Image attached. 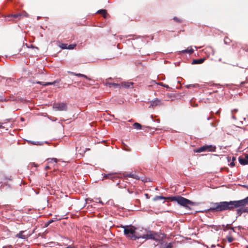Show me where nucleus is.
Wrapping results in <instances>:
<instances>
[{"instance_id":"nucleus-42","label":"nucleus","mask_w":248,"mask_h":248,"mask_svg":"<svg viewBox=\"0 0 248 248\" xmlns=\"http://www.w3.org/2000/svg\"><path fill=\"white\" fill-rule=\"evenodd\" d=\"M243 186L244 187H245V188L248 189V185H243Z\"/></svg>"},{"instance_id":"nucleus-43","label":"nucleus","mask_w":248,"mask_h":248,"mask_svg":"<svg viewBox=\"0 0 248 248\" xmlns=\"http://www.w3.org/2000/svg\"><path fill=\"white\" fill-rule=\"evenodd\" d=\"M224 43H225V44H227V43H228V42H228V40H227V39H224Z\"/></svg>"},{"instance_id":"nucleus-16","label":"nucleus","mask_w":248,"mask_h":248,"mask_svg":"<svg viewBox=\"0 0 248 248\" xmlns=\"http://www.w3.org/2000/svg\"><path fill=\"white\" fill-rule=\"evenodd\" d=\"M160 104V100L158 99H155L154 100H153L151 102V104L150 107H154L155 106L159 105Z\"/></svg>"},{"instance_id":"nucleus-29","label":"nucleus","mask_w":248,"mask_h":248,"mask_svg":"<svg viewBox=\"0 0 248 248\" xmlns=\"http://www.w3.org/2000/svg\"><path fill=\"white\" fill-rule=\"evenodd\" d=\"M227 239L228 242H229V243L232 242L233 241V238L231 236L227 237Z\"/></svg>"},{"instance_id":"nucleus-18","label":"nucleus","mask_w":248,"mask_h":248,"mask_svg":"<svg viewBox=\"0 0 248 248\" xmlns=\"http://www.w3.org/2000/svg\"><path fill=\"white\" fill-rule=\"evenodd\" d=\"M96 13L102 14L104 18L106 17L107 14V11L105 9L99 10L96 12Z\"/></svg>"},{"instance_id":"nucleus-3","label":"nucleus","mask_w":248,"mask_h":248,"mask_svg":"<svg viewBox=\"0 0 248 248\" xmlns=\"http://www.w3.org/2000/svg\"><path fill=\"white\" fill-rule=\"evenodd\" d=\"M168 199L171 201L176 202L179 205L186 208H189L188 205H194L195 203L180 196L169 197Z\"/></svg>"},{"instance_id":"nucleus-11","label":"nucleus","mask_w":248,"mask_h":248,"mask_svg":"<svg viewBox=\"0 0 248 248\" xmlns=\"http://www.w3.org/2000/svg\"><path fill=\"white\" fill-rule=\"evenodd\" d=\"M58 82H59V81L57 80H55L54 82H41V81H38V82H36V83L38 84H40V85L44 86H46L50 85H54L56 83H58Z\"/></svg>"},{"instance_id":"nucleus-36","label":"nucleus","mask_w":248,"mask_h":248,"mask_svg":"<svg viewBox=\"0 0 248 248\" xmlns=\"http://www.w3.org/2000/svg\"><path fill=\"white\" fill-rule=\"evenodd\" d=\"M230 165L232 167H233L234 165H235V164L234 163V161H232L230 164Z\"/></svg>"},{"instance_id":"nucleus-17","label":"nucleus","mask_w":248,"mask_h":248,"mask_svg":"<svg viewBox=\"0 0 248 248\" xmlns=\"http://www.w3.org/2000/svg\"><path fill=\"white\" fill-rule=\"evenodd\" d=\"M27 141L29 143H31L32 145H42L44 143L43 142H41V141H33L29 140H27Z\"/></svg>"},{"instance_id":"nucleus-1","label":"nucleus","mask_w":248,"mask_h":248,"mask_svg":"<svg viewBox=\"0 0 248 248\" xmlns=\"http://www.w3.org/2000/svg\"><path fill=\"white\" fill-rule=\"evenodd\" d=\"M248 204V196L244 199L237 201H223L220 202H212L210 203L211 207L207 210L206 212H221L225 211H233L234 208L236 210V217L241 216L244 213L243 208Z\"/></svg>"},{"instance_id":"nucleus-30","label":"nucleus","mask_w":248,"mask_h":248,"mask_svg":"<svg viewBox=\"0 0 248 248\" xmlns=\"http://www.w3.org/2000/svg\"><path fill=\"white\" fill-rule=\"evenodd\" d=\"M173 19H174V21H176V22H179V23H180V22H182V20H181V19H179V18H177V17H174L173 18Z\"/></svg>"},{"instance_id":"nucleus-56","label":"nucleus","mask_w":248,"mask_h":248,"mask_svg":"<svg viewBox=\"0 0 248 248\" xmlns=\"http://www.w3.org/2000/svg\"><path fill=\"white\" fill-rule=\"evenodd\" d=\"M26 16H28V15H27L26 13Z\"/></svg>"},{"instance_id":"nucleus-41","label":"nucleus","mask_w":248,"mask_h":248,"mask_svg":"<svg viewBox=\"0 0 248 248\" xmlns=\"http://www.w3.org/2000/svg\"><path fill=\"white\" fill-rule=\"evenodd\" d=\"M66 248H75V247H72L71 246H68L66 247Z\"/></svg>"},{"instance_id":"nucleus-23","label":"nucleus","mask_w":248,"mask_h":248,"mask_svg":"<svg viewBox=\"0 0 248 248\" xmlns=\"http://www.w3.org/2000/svg\"><path fill=\"white\" fill-rule=\"evenodd\" d=\"M112 85L115 87H119L120 88H123V85L118 83H112Z\"/></svg>"},{"instance_id":"nucleus-49","label":"nucleus","mask_w":248,"mask_h":248,"mask_svg":"<svg viewBox=\"0 0 248 248\" xmlns=\"http://www.w3.org/2000/svg\"><path fill=\"white\" fill-rule=\"evenodd\" d=\"M232 119H236L235 117V116H232Z\"/></svg>"},{"instance_id":"nucleus-48","label":"nucleus","mask_w":248,"mask_h":248,"mask_svg":"<svg viewBox=\"0 0 248 248\" xmlns=\"http://www.w3.org/2000/svg\"><path fill=\"white\" fill-rule=\"evenodd\" d=\"M20 120H21V121H24V118H22V117H21V118H20Z\"/></svg>"},{"instance_id":"nucleus-55","label":"nucleus","mask_w":248,"mask_h":248,"mask_svg":"<svg viewBox=\"0 0 248 248\" xmlns=\"http://www.w3.org/2000/svg\"><path fill=\"white\" fill-rule=\"evenodd\" d=\"M9 80L11 81V78H9L8 79Z\"/></svg>"},{"instance_id":"nucleus-28","label":"nucleus","mask_w":248,"mask_h":248,"mask_svg":"<svg viewBox=\"0 0 248 248\" xmlns=\"http://www.w3.org/2000/svg\"><path fill=\"white\" fill-rule=\"evenodd\" d=\"M152 83H155V84H158L160 86H164V84H163L162 82H160V83H156L155 80H153L152 82H151Z\"/></svg>"},{"instance_id":"nucleus-34","label":"nucleus","mask_w":248,"mask_h":248,"mask_svg":"<svg viewBox=\"0 0 248 248\" xmlns=\"http://www.w3.org/2000/svg\"><path fill=\"white\" fill-rule=\"evenodd\" d=\"M195 85H193V84H189V85H186L187 88H190L191 87H195Z\"/></svg>"},{"instance_id":"nucleus-52","label":"nucleus","mask_w":248,"mask_h":248,"mask_svg":"<svg viewBox=\"0 0 248 248\" xmlns=\"http://www.w3.org/2000/svg\"><path fill=\"white\" fill-rule=\"evenodd\" d=\"M241 84L242 85H243V84H245V82H242L241 83Z\"/></svg>"},{"instance_id":"nucleus-15","label":"nucleus","mask_w":248,"mask_h":248,"mask_svg":"<svg viewBox=\"0 0 248 248\" xmlns=\"http://www.w3.org/2000/svg\"><path fill=\"white\" fill-rule=\"evenodd\" d=\"M205 59L201 58L200 59H194L192 62V64H201L203 63Z\"/></svg>"},{"instance_id":"nucleus-7","label":"nucleus","mask_w":248,"mask_h":248,"mask_svg":"<svg viewBox=\"0 0 248 248\" xmlns=\"http://www.w3.org/2000/svg\"><path fill=\"white\" fill-rule=\"evenodd\" d=\"M166 236V235L165 233L153 232V240H154L160 241Z\"/></svg>"},{"instance_id":"nucleus-13","label":"nucleus","mask_w":248,"mask_h":248,"mask_svg":"<svg viewBox=\"0 0 248 248\" xmlns=\"http://www.w3.org/2000/svg\"><path fill=\"white\" fill-rule=\"evenodd\" d=\"M194 50L191 48V46L187 48V49L183 50L179 52V54L181 53H188L189 54H191L193 53Z\"/></svg>"},{"instance_id":"nucleus-2","label":"nucleus","mask_w":248,"mask_h":248,"mask_svg":"<svg viewBox=\"0 0 248 248\" xmlns=\"http://www.w3.org/2000/svg\"><path fill=\"white\" fill-rule=\"evenodd\" d=\"M124 234L126 237H129L132 240H136L140 238L142 239V235H140L136 231V228L133 226L124 227Z\"/></svg>"},{"instance_id":"nucleus-5","label":"nucleus","mask_w":248,"mask_h":248,"mask_svg":"<svg viewBox=\"0 0 248 248\" xmlns=\"http://www.w3.org/2000/svg\"><path fill=\"white\" fill-rule=\"evenodd\" d=\"M53 108L57 111H66L67 109V105L64 103H54Z\"/></svg>"},{"instance_id":"nucleus-33","label":"nucleus","mask_w":248,"mask_h":248,"mask_svg":"<svg viewBox=\"0 0 248 248\" xmlns=\"http://www.w3.org/2000/svg\"><path fill=\"white\" fill-rule=\"evenodd\" d=\"M243 211L244 213H248V207L246 208H243Z\"/></svg>"},{"instance_id":"nucleus-53","label":"nucleus","mask_w":248,"mask_h":248,"mask_svg":"<svg viewBox=\"0 0 248 248\" xmlns=\"http://www.w3.org/2000/svg\"><path fill=\"white\" fill-rule=\"evenodd\" d=\"M218 61H219V62H221V58L219 59Z\"/></svg>"},{"instance_id":"nucleus-32","label":"nucleus","mask_w":248,"mask_h":248,"mask_svg":"<svg viewBox=\"0 0 248 248\" xmlns=\"http://www.w3.org/2000/svg\"><path fill=\"white\" fill-rule=\"evenodd\" d=\"M228 224H227L226 226H225V228L224 229V231H225L227 229H231V230H233L234 231V230H233V228H228Z\"/></svg>"},{"instance_id":"nucleus-21","label":"nucleus","mask_w":248,"mask_h":248,"mask_svg":"<svg viewBox=\"0 0 248 248\" xmlns=\"http://www.w3.org/2000/svg\"><path fill=\"white\" fill-rule=\"evenodd\" d=\"M168 199V198H166L162 196H156L154 198L153 200L154 201H158L159 200H163V199Z\"/></svg>"},{"instance_id":"nucleus-40","label":"nucleus","mask_w":248,"mask_h":248,"mask_svg":"<svg viewBox=\"0 0 248 248\" xmlns=\"http://www.w3.org/2000/svg\"><path fill=\"white\" fill-rule=\"evenodd\" d=\"M238 111L237 109H234L232 111V112L233 113V112H236Z\"/></svg>"},{"instance_id":"nucleus-38","label":"nucleus","mask_w":248,"mask_h":248,"mask_svg":"<svg viewBox=\"0 0 248 248\" xmlns=\"http://www.w3.org/2000/svg\"><path fill=\"white\" fill-rule=\"evenodd\" d=\"M53 221H54V220H53V219H51V220H49V221H48V224H49L51 223H52V222H53Z\"/></svg>"},{"instance_id":"nucleus-35","label":"nucleus","mask_w":248,"mask_h":248,"mask_svg":"<svg viewBox=\"0 0 248 248\" xmlns=\"http://www.w3.org/2000/svg\"><path fill=\"white\" fill-rule=\"evenodd\" d=\"M105 85L106 86H109V87H110V85H112V83H109V82H106L105 83Z\"/></svg>"},{"instance_id":"nucleus-14","label":"nucleus","mask_w":248,"mask_h":248,"mask_svg":"<svg viewBox=\"0 0 248 248\" xmlns=\"http://www.w3.org/2000/svg\"><path fill=\"white\" fill-rule=\"evenodd\" d=\"M204 51H205V53H211L212 55H214L215 54V49L212 46L206 47L205 48Z\"/></svg>"},{"instance_id":"nucleus-46","label":"nucleus","mask_w":248,"mask_h":248,"mask_svg":"<svg viewBox=\"0 0 248 248\" xmlns=\"http://www.w3.org/2000/svg\"><path fill=\"white\" fill-rule=\"evenodd\" d=\"M145 196L146 197V198L147 199L149 198V197H148V194H145Z\"/></svg>"},{"instance_id":"nucleus-51","label":"nucleus","mask_w":248,"mask_h":248,"mask_svg":"<svg viewBox=\"0 0 248 248\" xmlns=\"http://www.w3.org/2000/svg\"><path fill=\"white\" fill-rule=\"evenodd\" d=\"M53 160L55 162H56V158H53Z\"/></svg>"},{"instance_id":"nucleus-50","label":"nucleus","mask_w":248,"mask_h":248,"mask_svg":"<svg viewBox=\"0 0 248 248\" xmlns=\"http://www.w3.org/2000/svg\"><path fill=\"white\" fill-rule=\"evenodd\" d=\"M2 127H3V126H2V124H0V128H2Z\"/></svg>"},{"instance_id":"nucleus-47","label":"nucleus","mask_w":248,"mask_h":248,"mask_svg":"<svg viewBox=\"0 0 248 248\" xmlns=\"http://www.w3.org/2000/svg\"><path fill=\"white\" fill-rule=\"evenodd\" d=\"M99 203H101L102 204H103V203L102 201H99Z\"/></svg>"},{"instance_id":"nucleus-6","label":"nucleus","mask_w":248,"mask_h":248,"mask_svg":"<svg viewBox=\"0 0 248 248\" xmlns=\"http://www.w3.org/2000/svg\"><path fill=\"white\" fill-rule=\"evenodd\" d=\"M33 232L34 231L30 232H27V231H22L19 232L16 235V237L22 239H27Z\"/></svg>"},{"instance_id":"nucleus-25","label":"nucleus","mask_w":248,"mask_h":248,"mask_svg":"<svg viewBox=\"0 0 248 248\" xmlns=\"http://www.w3.org/2000/svg\"><path fill=\"white\" fill-rule=\"evenodd\" d=\"M172 247V244L170 243L168 244H166L165 246H163V248H171Z\"/></svg>"},{"instance_id":"nucleus-44","label":"nucleus","mask_w":248,"mask_h":248,"mask_svg":"<svg viewBox=\"0 0 248 248\" xmlns=\"http://www.w3.org/2000/svg\"><path fill=\"white\" fill-rule=\"evenodd\" d=\"M224 43H225V44H227V43H228V42H228V40H227V39H224Z\"/></svg>"},{"instance_id":"nucleus-12","label":"nucleus","mask_w":248,"mask_h":248,"mask_svg":"<svg viewBox=\"0 0 248 248\" xmlns=\"http://www.w3.org/2000/svg\"><path fill=\"white\" fill-rule=\"evenodd\" d=\"M134 83L132 82H124L121 83L123 85V88L126 89L132 88Z\"/></svg>"},{"instance_id":"nucleus-22","label":"nucleus","mask_w":248,"mask_h":248,"mask_svg":"<svg viewBox=\"0 0 248 248\" xmlns=\"http://www.w3.org/2000/svg\"><path fill=\"white\" fill-rule=\"evenodd\" d=\"M104 178H109L112 180L116 178V177L114 176H112L111 174H105Z\"/></svg>"},{"instance_id":"nucleus-31","label":"nucleus","mask_w":248,"mask_h":248,"mask_svg":"<svg viewBox=\"0 0 248 248\" xmlns=\"http://www.w3.org/2000/svg\"><path fill=\"white\" fill-rule=\"evenodd\" d=\"M7 100L5 98L2 97V96H0V101L1 102H3V101H6Z\"/></svg>"},{"instance_id":"nucleus-26","label":"nucleus","mask_w":248,"mask_h":248,"mask_svg":"<svg viewBox=\"0 0 248 248\" xmlns=\"http://www.w3.org/2000/svg\"><path fill=\"white\" fill-rule=\"evenodd\" d=\"M21 16V15L20 14H15V15H11L9 16H12L14 18H18L19 19V17Z\"/></svg>"},{"instance_id":"nucleus-39","label":"nucleus","mask_w":248,"mask_h":248,"mask_svg":"<svg viewBox=\"0 0 248 248\" xmlns=\"http://www.w3.org/2000/svg\"><path fill=\"white\" fill-rule=\"evenodd\" d=\"M163 87L166 88H167V89L170 88L169 86L168 85H166V84H164Z\"/></svg>"},{"instance_id":"nucleus-37","label":"nucleus","mask_w":248,"mask_h":248,"mask_svg":"<svg viewBox=\"0 0 248 248\" xmlns=\"http://www.w3.org/2000/svg\"><path fill=\"white\" fill-rule=\"evenodd\" d=\"M68 73L69 74H72L73 75H74L75 76H76V75L77 74V73H74V72H70V71H69Z\"/></svg>"},{"instance_id":"nucleus-19","label":"nucleus","mask_w":248,"mask_h":248,"mask_svg":"<svg viewBox=\"0 0 248 248\" xmlns=\"http://www.w3.org/2000/svg\"><path fill=\"white\" fill-rule=\"evenodd\" d=\"M133 127L135 129H137L138 130H140L141 129L142 126L140 124H139L138 123H135L133 124Z\"/></svg>"},{"instance_id":"nucleus-24","label":"nucleus","mask_w":248,"mask_h":248,"mask_svg":"<svg viewBox=\"0 0 248 248\" xmlns=\"http://www.w3.org/2000/svg\"><path fill=\"white\" fill-rule=\"evenodd\" d=\"M76 46V44L69 45L67 46V49H72L74 48Z\"/></svg>"},{"instance_id":"nucleus-8","label":"nucleus","mask_w":248,"mask_h":248,"mask_svg":"<svg viewBox=\"0 0 248 248\" xmlns=\"http://www.w3.org/2000/svg\"><path fill=\"white\" fill-rule=\"evenodd\" d=\"M238 161L241 165H245L248 164V155L247 154L245 157H239Z\"/></svg>"},{"instance_id":"nucleus-45","label":"nucleus","mask_w":248,"mask_h":248,"mask_svg":"<svg viewBox=\"0 0 248 248\" xmlns=\"http://www.w3.org/2000/svg\"><path fill=\"white\" fill-rule=\"evenodd\" d=\"M234 160H235V157L233 156L232 157V161H234Z\"/></svg>"},{"instance_id":"nucleus-10","label":"nucleus","mask_w":248,"mask_h":248,"mask_svg":"<svg viewBox=\"0 0 248 248\" xmlns=\"http://www.w3.org/2000/svg\"><path fill=\"white\" fill-rule=\"evenodd\" d=\"M142 239L153 240V231H149L147 234L142 235Z\"/></svg>"},{"instance_id":"nucleus-27","label":"nucleus","mask_w":248,"mask_h":248,"mask_svg":"<svg viewBox=\"0 0 248 248\" xmlns=\"http://www.w3.org/2000/svg\"><path fill=\"white\" fill-rule=\"evenodd\" d=\"M67 46H68V45L66 44H62V45H61L60 46L62 48V49H67Z\"/></svg>"},{"instance_id":"nucleus-9","label":"nucleus","mask_w":248,"mask_h":248,"mask_svg":"<svg viewBox=\"0 0 248 248\" xmlns=\"http://www.w3.org/2000/svg\"><path fill=\"white\" fill-rule=\"evenodd\" d=\"M124 176L125 178L128 177H130V178L135 179L136 180H140V176L135 173H128L126 172H124Z\"/></svg>"},{"instance_id":"nucleus-54","label":"nucleus","mask_w":248,"mask_h":248,"mask_svg":"<svg viewBox=\"0 0 248 248\" xmlns=\"http://www.w3.org/2000/svg\"><path fill=\"white\" fill-rule=\"evenodd\" d=\"M45 143H47H47H48V142H47V141H45Z\"/></svg>"},{"instance_id":"nucleus-20","label":"nucleus","mask_w":248,"mask_h":248,"mask_svg":"<svg viewBox=\"0 0 248 248\" xmlns=\"http://www.w3.org/2000/svg\"><path fill=\"white\" fill-rule=\"evenodd\" d=\"M76 76L77 77H82V78H84L89 80H91V78H88L87 76H86L85 75H84V74H80V73H77V74L76 75Z\"/></svg>"},{"instance_id":"nucleus-4","label":"nucleus","mask_w":248,"mask_h":248,"mask_svg":"<svg viewBox=\"0 0 248 248\" xmlns=\"http://www.w3.org/2000/svg\"><path fill=\"white\" fill-rule=\"evenodd\" d=\"M216 147L213 146L212 145H204L200 147V148L197 149L195 150V152L196 153H201L203 152H214L216 150Z\"/></svg>"}]
</instances>
